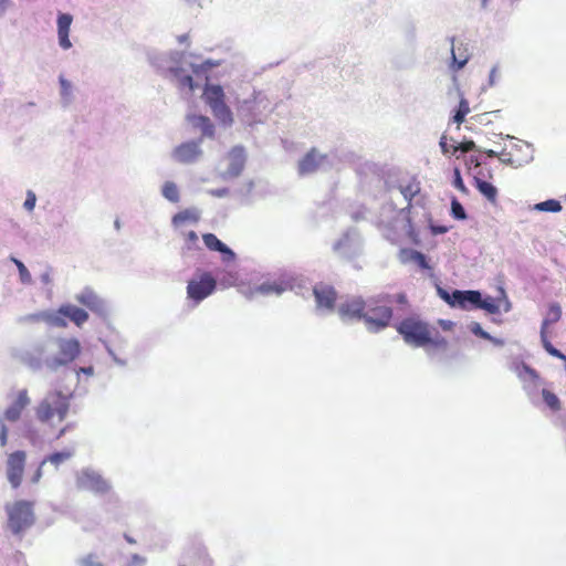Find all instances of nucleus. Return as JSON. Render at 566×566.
<instances>
[{"instance_id":"49530a36","label":"nucleus","mask_w":566,"mask_h":566,"mask_svg":"<svg viewBox=\"0 0 566 566\" xmlns=\"http://www.w3.org/2000/svg\"><path fill=\"white\" fill-rule=\"evenodd\" d=\"M180 85L187 86L190 91L195 90V82L191 75H185L180 78Z\"/></svg>"},{"instance_id":"9b49d317","label":"nucleus","mask_w":566,"mask_h":566,"mask_svg":"<svg viewBox=\"0 0 566 566\" xmlns=\"http://www.w3.org/2000/svg\"><path fill=\"white\" fill-rule=\"evenodd\" d=\"M366 301L361 297H352L343 302L338 307V314L343 321L365 322Z\"/></svg>"},{"instance_id":"393cba45","label":"nucleus","mask_w":566,"mask_h":566,"mask_svg":"<svg viewBox=\"0 0 566 566\" xmlns=\"http://www.w3.org/2000/svg\"><path fill=\"white\" fill-rule=\"evenodd\" d=\"M451 56H452V62L450 64V67L453 72H458L460 71L469 61L470 59V55L468 53V49L467 48H455L452 46L451 49Z\"/></svg>"},{"instance_id":"f257e3e1","label":"nucleus","mask_w":566,"mask_h":566,"mask_svg":"<svg viewBox=\"0 0 566 566\" xmlns=\"http://www.w3.org/2000/svg\"><path fill=\"white\" fill-rule=\"evenodd\" d=\"M396 329L406 344L413 347H426L429 354L448 348V340L418 316L403 318Z\"/></svg>"},{"instance_id":"c9c22d12","label":"nucleus","mask_w":566,"mask_h":566,"mask_svg":"<svg viewBox=\"0 0 566 566\" xmlns=\"http://www.w3.org/2000/svg\"><path fill=\"white\" fill-rule=\"evenodd\" d=\"M472 305H474L478 308H483L491 314H495L499 312V306L495 304V302L492 298L482 300L480 297V302L473 303Z\"/></svg>"},{"instance_id":"7c9ffc66","label":"nucleus","mask_w":566,"mask_h":566,"mask_svg":"<svg viewBox=\"0 0 566 566\" xmlns=\"http://www.w3.org/2000/svg\"><path fill=\"white\" fill-rule=\"evenodd\" d=\"M231 156L233 157V163L231 165V172L233 175H239L243 168L244 156L243 150L241 148H234L231 151Z\"/></svg>"},{"instance_id":"6e6552de","label":"nucleus","mask_w":566,"mask_h":566,"mask_svg":"<svg viewBox=\"0 0 566 566\" xmlns=\"http://www.w3.org/2000/svg\"><path fill=\"white\" fill-rule=\"evenodd\" d=\"M295 286V279L291 275L283 274L273 281H266L262 284L250 290L249 297L260 295H281L286 291L293 290Z\"/></svg>"},{"instance_id":"4d7b16f0","label":"nucleus","mask_w":566,"mask_h":566,"mask_svg":"<svg viewBox=\"0 0 566 566\" xmlns=\"http://www.w3.org/2000/svg\"><path fill=\"white\" fill-rule=\"evenodd\" d=\"M82 373L86 374V375H93V367H83L80 369Z\"/></svg>"},{"instance_id":"052dcab7","label":"nucleus","mask_w":566,"mask_h":566,"mask_svg":"<svg viewBox=\"0 0 566 566\" xmlns=\"http://www.w3.org/2000/svg\"><path fill=\"white\" fill-rule=\"evenodd\" d=\"M125 539H126L128 543H130V544H134V543H135V541H134L132 537H129L128 535H125Z\"/></svg>"},{"instance_id":"bf43d9fd","label":"nucleus","mask_w":566,"mask_h":566,"mask_svg":"<svg viewBox=\"0 0 566 566\" xmlns=\"http://www.w3.org/2000/svg\"><path fill=\"white\" fill-rule=\"evenodd\" d=\"M485 154L488 155V157H491V158L497 156V154L492 149L486 150Z\"/></svg>"},{"instance_id":"13d9d810","label":"nucleus","mask_w":566,"mask_h":566,"mask_svg":"<svg viewBox=\"0 0 566 566\" xmlns=\"http://www.w3.org/2000/svg\"><path fill=\"white\" fill-rule=\"evenodd\" d=\"M178 41H179L180 43H185V42H187V41H188V35H187V34L179 35V36H178Z\"/></svg>"},{"instance_id":"37998d69","label":"nucleus","mask_w":566,"mask_h":566,"mask_svg":"<svg viewBox=\"0 0 566 566\" xmlns=\"http://www.w3.org/2000/svg\"><path fill=\"white\" fill-rule=\"evenodd\" d=\"M475 148V144L472 140L464 142L459 144L458 146H452V154H454L457 150H461L462 153L471 151Z\"/></svg>"},{"instance_id":"aec40b11","label":"nucleus","mask_w":566,"mask_h":566,"mask_svg":"<svg viewBox=\"0 0 566 566\" xmlns=\"http://www.w3.org/2000/svg\"><path fill=\"white\" fill-rule=\"evenodd\" d=\"M72 21L73 18L69 13H61L57 18L59 44L64 50H69L72 46V43L69 39Z\"/></svg>"},{"instance_id":"6ab92c4d","label":"nucleus","mask_w":566,"mask_h":566,"mask_svg":"<svg viewBox=\"0 0 566 566\" xmlns=\"http://www.w3.org/2000/svg\"><path fill=\"white\" fill-rule=\"evenodd\" d=\"M560 317H562V308H560L559 304L552 303L548 306L547 315L543 319L542 326H541V340H542L544 348H546L547 343H551L548 339V336H547L548 326L558 322L560 319Z\"/></svg>"},{"instance_id":"1a4fd4ad","label":"nucleus","mask_w":566,"mask_h":566,"mask_svg":"<svg viewBox=\"0 0 566 566\" xmlns=\"http://www.w3.org/2000/svg\"><path fill=\"white\" fill-rule=\"evenodd\" d=\"M25 463H27L25 451L18 450V451L9 453L7 457V462H6L7 479L13 489H18L22 483Z\"/></svg>"},{"instance_id":"2eb2a0df","label":"nucleus","mask_w":566,"mask_h":566,"mask_svg":"<svg viewBox=\"0 0 566 566\" xmlns=\"http://www.w3.org/2000/svg\"><path fill=\"white\" fill-rule=\"evenodd\" d=\"M314 296L319 308L334 310L337 300V292L331 285L318 284L314 287Z\"/></svg>"},{"instance_id":"2f4dec72","label":"nucleus","mask_w":566,"mask_h":566,"mask_svg":"<svg viewBox=\"0 0 566 566\" xmlns=\"http://www.w3.org/2000/svg\"><path fill=\"white\" fill-rule=\"evenodd\" d=\"M163 196L171 202L179 201V190L177 186L171 181H167L163 186Z\"/></svg>"},{"instance_id":"c03bdc74","label":"nucleus","mask_w":566,"mask_h":566,"mask_svg":"<svg viewBox=\"0 0 566 566\" xmlns=\"http://www.w3.org/2000/svg\"><path fill=\"white\" fill-rule=\"evenodd\" d=\"M454 175H455L454 180H453L454 187L462 193H468V188L465 187V185L461 178L460 171L458 169H455Z\"/></svg>"},{"instance_id":"680f3d73","label":"nucleus","mask_w":566,"mask_h":566,"mask_svg":"<svg viewBox=\"0 0 566 566\" xmlns=\"http://www.w3.org/2000/svg\"><path fill=\"white\" fill-rule=\"evenodd\" d=\"M488 4V0H482V7L485 8Z\"/></svg>"},{"instance_id":"dca6fc26","label":"nucleus","mask_w":566,"mask_h":566,"mask_svg":"<svg viewBox=\"0 0 566 566\" xmlns=\"http://www.w3.org/2000/svg\"><path fill=\"white\" fill-rule=\"evenodd\" d=\"M441 296L452 306H460L464 308L468 303L480 302V292L478 291H454L452 295L441 291Z\"/></svg>"},{"instance_id":"a19ab883","label":"nucleus","mask_w":566,"mask_h":566,"mask_svg":"<svg viewBox=\"0 0 566 566\" xmlns=\"http://www.w3.org/2000/svg\"><path fill=\"white\" fill-rule=\"evenodd\" d=\"M46 319H48V312H39V313L29 314L22 318V321L27 322V323L46 322Z\"/></svg>"},{"instance_id":"7ed1b4c3","label":"nucleus","mask_w":566,"mask_h":566,"mask_svg":"<svg viewBox=\"0 0 566 566\" xmlns=\"http://www.w3.org/2000/svg\"><path fill=\"white\" fill-rule=\"evenodd\" d=\"M392 302L390 294H380L366 302L365 325L369 332L378 333L390 325L394 317Z\"/></svg>"},{"instance_id":"603ef678","label":"nucleus","mask_w":566,"mask_h":566,"mask_svg":"<svg viewBox=\"0 0 566 566\" xmlns=\"http://www.w3.org/2000/svg\"><path fill=\"white\" fill-rule=\"evenodd\" d=\"M42 463L41 465L38 468V470L35 471L34 475L32 476V483H38L42 476Z\"/></svg>"},{"instance_id":"e433bc0d","label":"nucleus","mask_w":566,"mask_h":566,"mask_svg":"<svg viewBox=\"0 0 566 566\" xmlns=\"http://www.w3.org/2000/svg\"><path fill=\"white\" fill-rule=\"evenodd\" d=\"M536 209L541 211L558 212L562 206L558 201L552 199L536 205Z\"/></svg>"},{"instance_id":"ea45409f","label":"nucleus","mask_w":566,"mask_h":566,"mask_svg":"<svg viewBox=\"0 0 566 566\" xmlns=\"http://www.w3.org/2000/svg\"><path fill=\"white\" fill-rule=\"evenodd\" d=\"M59 81H60V86H61V95L63 98L69 101L71 97V94H72V85L62 75L60 76Z\"/></svg>"},{"instance_id":"39448f33","label":"nucleus","mask_w":566,"mask_h":566,"mask_svg":"<svg viewBox=\"0 0 566 566\" xmlns=\"http://www.w3.org/2000/svg\"><path fill=\"white\" fill-rule=\"evenodd\" d=\"M202 97L218 120L223 124H231L233 122L232 112L226 104V95L220 85L207 84Z\"/></svg>"},{"instance_id":"f8f14e48","label":"nucleus","mask_w":566,"mask_h":566,"mask_svg":"<svg viewBox=\"0 0 566 566\" xmlns=\"http://www.w3.org/2000/svg\"><path fill=\"white\" fill-rule=\"evenodd\" d=\"M202 138L197 142H186L177 146L172 151V157L180 164H193L202 155L200 148Z\"/></svg>"},{"instance_id":"5fc2aeb1","label":"nucleus","mask_w":566,"mask_h":566,"mask_svg":"<svg viewBox=\"0 0 566 566\" xmlns=\"http://www.w3.org/2000/svg\"><path fill=\"white\" fill-rule=\"evenodd\" d=\"M8 0H0V15L3 14L8 7Z\"/></svg>"},{"instance_id":"4c0bfd02","label":"nucleus","mask_w":566,"mask_h":566,"mask_svg":"<svg viewBox=\"0 0 566 566\" xmlns=\"http://www.w3.org/2000/svg\"><path fill=\"white\" fill-rule=\"evenodd\" d=\"M451 213L458 220H464L467 218L463 206L455 198L451 202Z\"/></svg>"},{"instance_id":"c85d7f7f","label":"nucleus","mask_w":566,"mask_h":566,"mask_svg":"<svg viewBox=\"0 0 566 566\" xmlns=\"http://www.w3.org/2000/svg\"><path fill=\"white\" fill-rule=\"evenodd\" d=\"M74 454L73 450H64L60 452H54L50 454L45 460L42 461V464H44L46 461L52 463L55 467H59L61 463L67 461L71 459Z\"/></svg>"},{"instance_id":"412c9836","label":"nucleus","mask_w":566,"mask_h":566,"mask_svg":"<svg viewBox=\"0 0 566 566\" xmlns=\"http://www.w3.org/2000/svg\"><path fill=\"white\" fill-rule=\"evenodd\" d=\"M399 260L402 263H409V262L416 263L422 270H429V271L432 270L431 265L429 264V262L427 260V256L423 253H421L417 250H413V249L400 250Z\"/></svg>"},{"instance_id":"9d476101","label":"nucleus","mask_w":566,"mask_h":566,"mask_svg":"<svg viewBox=\"0 0 566 566\" xmlns=\"http://www.w3.org/2000/svg\"><path fill=\"white\" fill-rule=\"evenodd\" d=\"M76 488L80 491H88L96 494H105L109 491V484L106 480L92 471H82L76 476Z\"/></svg>"},{"instance_id":"bb28decb","label":"nucleus","mask_w":566,"mask_h":566,"mask_svg":"<svg viewBox=\"0 0 566 566\" xmlns=\"http://www.w3.org/2000/svg\"><path fill=\"white\" fill-rule=\"evenodd\" d=\"M400 192L408 200V207H410L411 200L420 192V182L412 179L408 184L400 186Z\"/></svg>"},{"instance_id":"0eeeda50","label":"nucleus","mask_w":566,"mask_h":566,"mask_svg":"<svg viewBox=\"0 0 566 566\" xmlns=\"http://www.w3.org/2000/svg\"><path fill=\"white\" fill-rule=\"evenodd\" d=\"M217 287V281L209 272H203L197 279H192L187 285V296L196 304L211 295Z\"/></svg>"},{"instance_id":"09e8293b","label":"nucleus","mask_w":566,"mask_h":566,"mask_svg":"<svg viewBox=\"0 0 566 566\" xmlns=\"http://www.w3.org/2000/svg\"><path fill=\"white\" fill-rule=\"evenodd\" d=\"M430 230L432 234H443L449 231V228L446 226L431 224Z\"/></svg>"},{"instance_id":"c756f323","label":"nucleus","mask_w":566,"mask_h":566,"mask_svg":"<svg viewBox=\"0 0 566 566\" xmlns=\"http://www.w3.org/2000/svg\"><path fill=\"white\" fill-rule=\"evenodd\" d=\"M469 113H470L469 102L464 97H461L460 102H459L458 109L453 116V122L458 126H460L464 122V118Z\"/></svg>"},{"instance_id":"b1692460","label":"nucleus","mask_w":566,"mask_h":566,"mask_svg":"<svg viewBox=\"0 0 566 566\" xmlns=\"http://www.w3.org/2000/svg\"><path fill=\"white\" fill-rule=\"evenodd\" d=\"M188 120L196 128L201 129L203 136L212 137L214 135V127L209 117L203 115H190Z\"/></svg>"},{"instance_id":"ddd939ff","label":"nucleus","mask_w":566,"mask_h":566,"mask_svg":"<svg viewBox=\"0 0 566 566\" xmlns=\"http://www.w3.org/2000/svg\"><path fill=\"white\" fill-rule=\"evenodd\" d=\"M75 298L80 304L96 314L104 315L106 312L104 300L101 298L91 287H85L75 296Z\"/></svg>"},{"instance_id":"3c124183","label":"nucleus","mask_w":566,"mask_h":566,"mask_svg":"<svg viewBox=\"0 0 566 566\" xmlns=\"http://www.w3.org/2000/svg\"><path fill=\"white\" fill-rule=\"evenodd\" d=\"M394 302H397L399 304H406L407 303V296L403 293H399L396 296H392Z\"/></svg>"},{"instance_id":"423d86ee","label":"nucleus","mask_w":566,"mask_h":566,"mask_svg":"<svg viewBox=\"0 0 566 566\" xmlns=\"http://www.w3.org/2000/svg\"><path fill=\"white\" fill-rule=\"evenodd\" d=\"M56 345L59 353L45 363L51 370L72 363L81 354V344L76 338H59Z\"/></svg>"},{"instance_id":"72a5a7b5","label":"nucleus","mask_w":566,"mask_h":566,"mask_svg":"<svg viewBox=\"0 0 566 566\" xmlns=\"http://www.w3.org/2000/svg\"><path fill=\"white\" fill-rule=\"evenodd\" d=\"M65 318L66 316H63V314H61L59 310L55 313L48 312L46 323L55 327L65 328L67 326V322Z\"/></svg>"},{"instance_id":"8fccbe9b","label":"nucleus","mask_w":566,"mask_h":566,"mask_svg":"<svg viewBox=\"0 0 566 566\" xmlns=\"http://www.w3.org/2000/svg\"><path fill=\"white\" fill-rule=\"evenodd\" d=\"M452 146L453 145H451V146L448 145L446 136L441 137L440 147H441L443 154H452V149H451Z\"/></svg>"},{"instance_id":"a18cd8bd","label":"nucleus","mask_w":566,"mask_h":566,"mask_svg":"<svg viewBox=\"0 0 566 566\" xmlns=\"http://www.w3.org/2000/svg\"><path fill=\"white\" fill-rule=\"evenodd\" d=\"M35 201H36V197L34 195V192L29 190L23 206L28 211H32L34 209Z\"/></svg>"},{"instance_id":"473e14b6","label":"nucleus","mask_w":566,"mask_h":566,"mask_svg":"<svg viewBox=\"0 0 566 566\" xmlns=\"http://www.w3.org/2000/svg\"><path fill=\"white\" fill-rule=\"evenodd\" d=\"M542 396H543V399H544L545 403L552 410L557 411V410L560 409V401H559L558 397L554 392H552V391H549L547 389H543L542 390Z\"/></svg>"},{"instance_id":"5701e85b","label":"nucleus","mask_w":566,"mask_h":566,"mask_svg":"<svg viewBox=\"0 0 566 566\" xmlns=\"http://www.w3.org/2000/svg\"><path fill=\"white\" fill-rule=\"evenodd\" d=\"M187 560L190 566H213V560L205 548L193 547L187 553Z\"/></svg>"},{"instance_id":"a211bd4d","label":"nucleus","mask_w":566,"mask_h":566,"mask_svg":"<svg viewBox=\"0 0 566 566\" xmlns=\"http://www.w3.org/2000/svg\"><path fill=\"white\" fill-rule=\"evenodd\" d=\"M202 240L205 242V245L210 251H218L222 254V260L224 262H231L235 259V254L231 249H229L223 242H221L217 235L213 233H205L202 235Z\"/></svg>"},{"instance_id":"4468645a","label":"nucleus","mask_w":566,"mask_h":566,"mask_svg":"<svg viewBox=\"0 0 566 566\" xmlns=\"http://www.w3.org/2000/svg\"><path fill=\"white\" fill-rule=\"evenodd\" d=\"M30 405V397L27 389L18 391L13 402L4 410V418L15 422L21 418L23 410Z\"/></svg>"},{"instance_id":"79ce46f5","label":"nucleus","mask_w":566,"mask_h":566,"mask_svg":"<svg viewBox=\"0 0 566 566\" xmlns=\"http://www.w3.org/2000/svg\"><path fill=\"white\" fill-rule=\"evenodd\" d=\"M82 566H104L99 560L98 557L94 554H88L81 560Z\"/></svg>"},{"instance_id":"58836bf2","label":"nucleus","mask_w":566,"mask_h":566,"mask_svg":"<svg viewBox=\"0 0 566 566\" xmlns=\"http://www.w3.org/2000/svg\"><path fill=\"white\" fill-rule=\"evenodd\" d=\"M198 234L195 231H189L185 234V244L187 250H195L198 248Z\"/></svg>"},{"instance_id":"f3484780","label":"nucleus","mask_w":566,"mask_h":566,"mask_svg":"<svg viewBox=\"0 0 566 566\" xmlns=\"http://www.w3.org/2000/svg\"><path fill=\"white\" fill-rule=\"evenodd\" d=\"M325 159V155H319L316 148H312L298 163L300 175L315 172Z\"/></svg>"},{"instance_id":"a878e982","label":"nucleus","mask_w":566,"mask_h":566,"mask_svg":"<svg viewBox=\"0 0 566 566\" xmlns=\"http://www.w3.org/2000/svg\"><path fill=\"white\" fill-rule=\"evenodd\" d=\"M474 185L481 195H483L491 203H496L497 189L492 184L479 177H474Z\"/></svg>"},{"instance_id":"4be33fe9","label":"nucleus","mask_w":566,"mask_h":566,"mask_svg":"<svg viewBox=\"0 0 566 566\" xmlns=\"http://www.w3.org/2000/svg\"><path fill=\"white\" fill-rule=\"evenodd\" d=\"M59 312L72 321L77 327H81L88 319V314L81 307L73 304H64L59 307Z\"/></svg>"},{"instance_id":"f03ea898","label":"nucleus","mask_w":566,"mask_h":566,"mask_svg":"<svg viewBox=\"0 0 566 566\" xmlns=\"http://www.w3.org/2000/svg\"><path fill=\"white\" fill-rule=\"evenodd\" d=\"M70 400L71 395L60 390L50 391L35 408L36 419L50 427H53L55 421H64L70 410Z\"/></svg>"},{"instance_id":"20e7f679","label":"nucleus","mask_w":566,"mask_h":566,"mask_svg":"<svg viewBox=\"0 0 566 566\" xmlns=\"http://www.w3.org/2000/svg\"><path fill=\"white\" fill-rule=\"evenodd\" d=\"M8 526L14 534L29 528L34 523L33 504L29 501H17L6 506Z\"/></svg>"},{"instance_id":"f704fd0d","label":"nucleus","mask_w":566,"mask_h":566,"mask_svg":"<svg viewBox=\"0 0 566 566\" xmlns=\"http://www.w3.org/2000/svg\"><path fill=\"white\" fill-rule=\"evenodd\" d=\"M10 260L15 264L19 271L20 280L23 284H30L32 279L29 270L25 268V265L14 256H11Z\"/></svg>"},{"instance_id":"cd10ccee","label":"nucleus","mask_w":566,"mask_h":566,"mask_svg":"<svg viewBox=\"0 0 566 566\" xmlns=\"http://www.w3.org/2000/svg\"><path fill=\"white\" fill-rule=\"evenodd\" d=\"M199 219L198 214L195 211H191L189 209H186L184 211L178 212L172 217V224L174 227H180L181 224L191 221L197 222Z\"/></svg>"},{"instance_id":"864d4df0","label":"nucleus","mask_w":566,"mask_h":566,"mask_svg":"<svg viewBox=\"0 0 566 566\" xmlns=\"http://www.w3.org/2000/svg\"><path fill=\"white\" fill-rule=\"evenodd\" d=\"M474 333L485 339H491V336L486 332H484L480 326H478V328L474 329Z\"/></svg>"},{"instance_id":"6e6d98bb","label":"nucleus","mask_w":566,"mask_h":566,"mask_svg":"<svg viewBox=\"0 0 566 566\" xmlns=\"http://www.w3.org/2000/svg\"><path fill=\"white\" fill-rule=\"evenodd\" d=\"M69 429H70V424L61 428L59 433L56 434L55 439H60L61 437H63Z\"/></svg>"},{"instance_id":"de8ad7c7","label":"nucleus","mask_w":566,"mask_h":566,"mask_svg":"<svg viewBox=\"0 0 566 566\" xmlns=\"http://www.w3.org/2000/svg\"><path fill=\"white\" fill-rule=\"evenodd\" d=\"M8 442V428L4 423H1L0 427V444L1 447H6Z\"/></svg>"}]
</instances>
